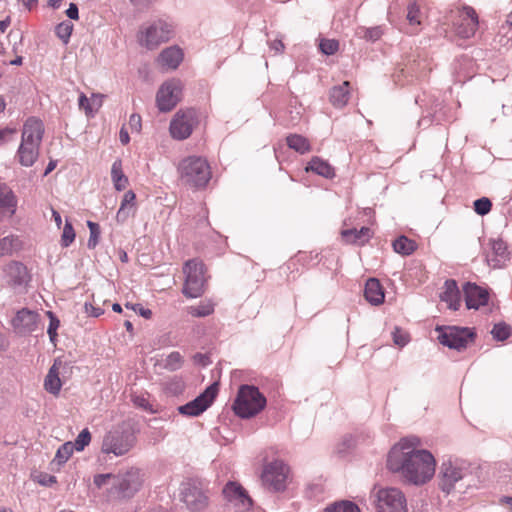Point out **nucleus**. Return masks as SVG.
<instances>
[{"label":"nucleus","instance_id":"obj_1","mask_svg":"<svg viewBox=\"0 0 512 512\" xmlns=\"http://www.w3.org/2000/svg\"><path fill=\"white\" fill-rule=\"evenodd\" d=\"M418 446L417 438H404L391 449L387 458L388 469L414 485L429 481L436 468L434 456L428 450L418 449Z\"/></svg>","mask_w":512,"mask_h":512},{"label":"nucleus","instance_id":"obj_2","mask_svg":"<svg viewBox=\"0 0 512 512\" xmlns=\"http://www.w3.org/2000/svg\"><path fill=\"white\" fill-rule=\"evenodd\" d=\"M137 438L130 424L123 421L105 432L102 437L100 451L112 457L126 456L136 445Z\"/></svg>","mask_w":512,"mask_h":512},{"label":"nucleus","instance_id":"obj_3","mask_svg":"<svg viewBox=\"0 0 512 512\" xmlns=\"http://www.w3.org/2000/svg\"><path fill=\"white\" fill-rule=\"evenodd\" d=\"M266 406V398L252 385L240 386L233 402V411L237 416L248 419L259 414Z\"/></svg>","mask_w":512,"mask_h":512},{"label":"nucleus","instance_id":"obj_4","mask_svg":"<svg viewBox=\"0 0 512 512\" xmlns=\"http://www.w3.org/2000/svg\"><path fill=\"white\" fill-rule=\"evenodd\" d=\"M178 173L185 184L196 188L205 187L211 178L208 162L199 156H189L181 160Z\"/></svg>","mask_w":512,"mask_h":512},{"label":"nucleus","instance_id":"obj_5","mask_svg":"<svg viewBox=\"0 0 512 512\" xmlns=\"http://www.w3.org/2000/svg\"><path fill=\"white\" fill-rule=\"evenodd\" d=\"M185 283L182 289L183 294L188 298L200 297L205 290V269L204 264L196 259L189 260L183 267Z\"/></svg>","mask_w":512,"mask_h":512},{"label":"nucleus","instance_id":"obj_6","mask_svg":"<svg viewBox=\"0 0 512 512\" xmlns=\"http://www.w3.org/2000/svg\"><path fill=\"white\" fill-rule=\"evenodd\" d=\"M290 469L280 460L267 463L261 473V483L270 492H282L287 488Z\"/></svg>","mask_w":512,"mask_h":512},{"label":"nucleus","instance_id":"obj_7","mask_svg":"<svg viewBox=\"0 0 512 512\" xmlns=\"http://www.w3.org/2000/svg\"><path fill=\"white\" fill-rule=\"evenodd\" d=\"M372 497L378 512H408L406 497L398 488H380Z\"/></svg>","mask_w":512,"mask_h":512},{"label":"nucleus","instance_id":"obj_8","mask_svg":"<svg viewBox=\"0 0 512 512\" xmlns=\"http://www.w3.org/2000/svg\"><path fill=\"white\" fill-rule=\"evenodd\" d=\"M173 36V28L169 23L157 20L140 29L138 42L141 46L153 50L160 44L169 41Z\"/></svg>","mask_w":512,"mask_h":512},{"label":"nucleus","instance_id":"obj_9","mask_svg":"<svg viewBox=\"0 0 512 512\" xmlns=\"http://www.w3.org/2000/svg\"><path fill=\"white\" fill-rule=\"evenodd\" d=\"M143 479L140 471L135 468L129 469L125 473L115 474L113 486L109 493L119 498H131L142 487Z\"/></svg>","mask_w":512,"mask_h":512},{"label":"nucleus","instance_id":"obj_10","mask_svg":"<svg viewBox=\"0 0 512 512\" xmlns=\"http://www.w3.org/2000/svg\"><path fill=\"white\" fill-rule=\"evenodd\" d=\"M469 474L468 468L463 463L455 460H448L442 463L440 468L439 487L446 494L451 493L457 485Z\"/></svg>","mask_w":512,"mask_h":512},{"label":"nucleus","instance_id":"obj_11","mask_svg":"<svg viewBox=\"0 0 512 512\" xmlns=\"http://www.w3.org/2000/svg\"><path fill=\"white\" fill-rule=\"evenodd\" d=\"M439 342L451 349L461 351L474 340V333L469 328L456 326L437 327Z\"/></svg>","mask_w":512,"mask_h":512},{"label":"nucleus","instance_id":"obj_12","mask_svg":"<svg viewBox=\"0 0 512 512\" xmlns=\"http://www.w3.org/2000/svg\"><path fill=\"white\" fill-rule=\"evenodd\" d=\"M198 123L199 119L196 110H179L170 122V134L176 140H185L192 134Z\"/></svg>","mask_w":512,"mask_h":512},{"label":"nucleus","instance_id":"obj_13","mask_svg":"<svg viewBox=\"0 0 512 512\" xmlns=\"http://www.w3.org/2000/svg\"><path fill=\"white\" fill-rule=\"evenodd\" d=\"M183 85L178 79H171L164 82L157 94L156 103L161 112L171 111L182 97Z\"/></svg>","mask_w":512,"mask_h":512},{"label":"nucleus","instance_id":"obj_14","mask_svg":"<svg viewBox=\"0 0 512 512\" xmlns=\"http://www.w3.org/2000/svg\"><path fill=\"white\" fill-rule=\"evenodd\" d=\"M218 392V385L216 383L208 386L203 393H201L194 400L185 405L177 408L178 412L184 416L196 417L203 413L213 402Z\"/></svg>","mask_w":512,"mask_h":512},{"label":"nucleus","instance_id":"obj_15","mask_svg":"<svg viewBox=\"0 0 512 512\" xmlns=\"http://www.w3.org/2000/svg\"><path fill=\"white\" fill-rule=\"evenodd\" d=\"M225 499L234 505L239 512H245L252 506V499L246 490L237 482H228L223 488Z\"/></svg>","mask_w":512,"mask_h":512},{"label":"nucleus","instance_id":"obj_16","mask_svg":"<svg viewBox=\"0 0 512 512\" xmlns=\"http://www.w3.org/2000/svg\"><path fill=\"white\" fill-rule=\"evenodd\" d=\"M181 501L191 512L204 510L208 505V497L204 491L195 484H187L181 491Z\"/></svg>","mask_w":512,"mask_h":512},{"label":"nucleus","instance_id":"obj_17","mask_svg":"<svg viewBox=\"0 0 512 512\" xmlns=\"http://www.w3.org/2000/svg\"><path fill=\"white\" fill-rule=\"evenodd\" d=\"M460 22L456 24V32L462 38L472 37L478 28V16L470 6H464L459 11Z\"/></svg>","mask_w":512,"mask_h":512},{"label":"nucleus","instance_id":"obj_18","mask_svg":"<svg viewBox=\"0 0 512 512\" xmlns=\"http://www.w3.org/2000/svg\"><path fill=\"white\" fill-rule=\"evenodd\" d=\"M465 302L468 309H479L488 304L489 293L474 283L467 282L464 287Z\"/></svg>","mask_w":512,"mask_h":512},{"label":"nucleus","instance_id":"obj_19","mask_svg":"<svg viewBox=\"0 0 512 512\" xmlns=\"http://www.w3.org/2000/svg\"><path fill=\"white\" fill-rule=\"evenodd\" d=\"M38 313L29 309H22L12 319V326L18 334L33 332L38 323Z\"/></svg>","mask_w":512,"mask_h":512},{"label":"nucleus","instance_id":"obj_20","mask_svg":"<svg viewBox=\"0 0 512 512\" xmlns=\"http://www.w3.org/2000/svg\"><path fill=\"white\" fill-rule=\"evenodd\" d=\"M43 134V123L39 119L31 117L23 126L21 142L40 147Z\"/></svg>","mask_w":512,"mask_h":512},{"label":"nucleus","instance_id":"obj_21","mask_svg":"<svg viewBox=\"0 0 512 512\" xmlns=\"http://www.w3.org/2000/svg\"><path fill=\"white\" fill-rule=\"evenodd\" d=\"M7 283L12 286H20L28 281L27 268L20 262L12 261L4 268Z\"/></svg>","mask_w":512,"mask_h":512},{"label":"nucleus","instance_id":"obj_22","mask_svg":"<svg viewBox=\"0 0 512 512\" xmlns=\"http://www.w3.org/2000/svg\"><path fill=\"white\" fill-rule=\"evenodd\" d=\"M17 208V198L13 191L0 186V221L6 217H12Z\"/></svg>","mask_w":512,"mask_h":512},{"label":"nucleus","instance_id":"obj_23","mask_svg":"<svg viewBox=\"0 0 512 512\" xmlns=\"http://www.w3.org/2000/svg\"><path fill=\"white\" fill-rule=\"evenodd\" d=\"M183 60V52L176 46L164 49L159 57L158 62L166 69H176Z\"/></svg>","mask_w":512,"mask_h":512},{"label":"nucleus","instance_id":"obj_24","mask_svg":"<svg viewBox=\"0 0 512 512\" xmlns=\"http://www.w3.org/2000/svg\"><path fill=\"white\" fill-rule=\"evenodd\" d=\"M61 365L62 361L56 359L44 380L45 390L53 395H58L62 387V382L59 377V369Z\"/></svg>","mask_w":512,"mask_h":512},{"label":"nucleus","instance_id":"obj_25","mask_svg":"<svg viewBox=\"0 0 512 512\" xmlns=\"http://www.w3.org/2000/svg\"><path fill=\"white\" fill-rule=\"evenodd\" d=\"M440 298L452 310H457L460 307V291L455 280L445 281L444 291L441 293Z\"/></svg>","mask_w":512,"mask_h":512},{"label":"nucleus","instance_id":"obj_26","mask_svg":"<svg viewBox=\"0 0 512 512\" xmlns=\"http://www.w3.org/2000/svg\"><path fill=\"white\" fill-rule=\"evenodd\" d=\"M365 299L372 305H379L384 301V291L379 282L375 278L367 280L364 290Z\"/></svg>","mask_w":512,"mask_h":512},{"label":"nucleus","instance_id":"obj_27","mask_svg":"<svg viewBox=\"0 0 512 512\" xmlns=\"http://www.w3.org/2000/svg\"><path fill=\"white\" fill-rule=\"evenodd\" d=\"M136 195L132 190L127 191L121 201L120 208L116 214V220L124 223L135 212Z\"/></svg>","mask_w":512,"mask_h":512},{"label":"nucleus","instance_id":"obj_28","mask_svg":"<svg viewBox=\"0 0 512 512\" xmlns=\"http://www.w3.org/2000/svg\"><path fill=\"white\" fill-rule=\"evenodd\" d=\"M39 155V146L29 145L21 142L18 148L17 156L21 165L25 167L32 166Z\"/></svg>","mask_w":512,"mask_h":512},{"label":"nucleus","instance_id":"obj_29","mask_svg":"<svg viewBox=\"0 0 512 512\" xmlns=\"http://www.w3.org/2000/svg\"><path fill=\"white\" fill-rule=\"evenodd\" d=\"M343 239L347 243L363 245L372 236V231L368 227H362L361 229H347L341 232Z\"/></svg>","mask_w":512,"mask_h":512},{"label":"nucleus","instance_id":"obj_30","mask_svg":"<svg viewBox=\"0 0 512 512\" xmlns=\"http://www.w3.org/2000/svg\"><path fill=\"white\" fill-rule=\"evenodd\" d=\"M306 171H312L325 178H333L335 176L334 168L327 161L319 157H313L310 160Z\"/></svg>","mask_w":512,"mask_h":512},{"label":"nucleus","instance_id":"obj_31","mask_svg":"<svg viewBox=\"0 0 512 512\" xmlns=\"http://www.w3.org/2000/svg\"><path fill=\"white\" fill-rule=\"evenodd\" d=\"M349 85L348 81L343 82L340 86H335L330 91V101L338 108L344 107L349 99Z\"/></svg>","mask_w":512,"mask_h":512},{"label":"nucleus","instance_id":"obj_32","mask_svg":"<svg viewBox=\"0 0 512 512\" xmlns=\"http://www.w3.org/2000/svg\"><path fill=\"white\" fill-rule=\"evenodd\" d=\"M111 179L117 191L124 190L128 185V177L123 173L122 161L117 159L111 167Z\"/></svg>","mask_w":512,"mask_h":512},{"label":"nucleus","instance_id":"obj_33","mask_svg":"<svg viewBox=\"0 0 512 512\" xmlns=\"http://www.w3.org/2000/svg\"><path fill=\"white\" fill-rule=\"evenodd\" d=\"M286 140L289 148L300 154H305L311 150L309 141L302 135L291 134L287 137Z\"/></svg>","mask_w":512,"mask_h":512},{"label":"nucleus","instance_id":"obj_34","mask_svg":"<svg viewBox=\"0 0 512 512\" xmlns=\"http://www.w3.org/2000/svg\"><path fill=\"white\" fill-rule=\"evenodd\" d=\"M21 241L17 236L9 235L0 240V257L11 255L19 250Z\"/></svg>","mask_w":512,"mask_h":512},{"label":"nucleus","instance_id":"obj_35","mask_svg":"<svg viewBox=\"0 0 512 512\" xmlns=\"http://www.w3.org/2000/svg\"><path fill=\"white\" fill-rule=\"evenodd\" d=\"M392 245L396 253L404 256L412 254L416 249V243L406 236L398 237Z\"/></svg>","mask_w":512,"mask_h":512},{"label":"nucleus","instance_id":"obj_36","mask_svg":"<svg viewBox=\"0 0 512 512\" xmlns=\"http://www.w3.org/2000/svg\"><path fill=\"white\" fill-rule=\"evenodd\" d=\"M357 35L367 41L375 42L383 35V28L381 26L360 27L357 30Z\"/></svg>","mask_w":512,"mask_h":512},{"label":"nucleus","instance_id":"obj_37","mask_svg":"<svg viewBox=\"0 0 512 512\" xmlns=\"http://www.w3.org/2000/svg\"><path fill=\"white\" fill-rule=\"evenodd\" d=\"M75 450L72 442H66L63 445H61L55 455L54 461H56L59 465L67 462V460L71 457L73 454V451Z\"/></svg>","mask_w":512,"mask_h":512},{"label":"nucleus","instance_id":"obj_38","mask_svg":"<svg viewBox=\"0 0 512 512\" xmlns=\"http://www.w3.org/2000/svg\"><path fill=\"white\" fill-rule=\"evenodd\" d=\"M214 311V306L211 302H202L197 306H190L188 313L194 317H205Z\"/></svg>","mask_w":512,"mask_h":512},{"label":"nucleus","instance_id":"obj_39","mask_svg":"<svg viewBox=\"0 0 512 512\" xmlns=\"http://www.w3.org/2000/svg\"><path fill=\"white\" fill-rule=\"evenodd\" d=\"M324 512H360V509L351 501H341L327 507Z\"/></svg>","mask_w":512,"mask_h":512},{"label":"nucleus","instance_id":"obj_40","mask_svg":"<svg viewBox=\"0 0 512 512\" xmlns=\"http://www.w3.org/2000/svg\"><path fill=\"white\" fill-rule=\"evenodd\" d=\"M491 334L495 340L504 341L510 337L511 328L506 323L500 322L494 325Z\"/></svg>","mask_w":512,"mask_h":512},{"label":"nucleus","instance_id":"obj_41","mask_svg":"<svg viewBox=\"0 0 512 512\" xmlns=\"http://www.w3.org/2000/svg\"><path fill=\"white\" fill-rule=\"evenodd\" d=\"M73 31V24L69 21L59 23L55 28L56 35L67 44Z\"/></svg>","mask_w":512,"mask_h":512},{"label":"nucleus","instance_id":"obj_42","mask_svg":"<svg viewBox=\"0 0 512 512\" xmlns=\"http://www.w3.org/2000/svg\"><path fill=\"white\" fill-rule=\"evenodd\" d=\"M406 18L411 26H418L421 24V11L415 2L409 4Z\"/></svg>","mask_w":512,"mask_h":512},{"label":"nucleus","instance_id":"obj_43","mask_svg":"<svg viewBox=\"0 0 512 512\" xmlns=\"http://www.w3.org/2000/svg\"><path fill=\"white\" fill-rule=\"evenodd\" d=\"M182 363L183 357L181 354L179 352H172L166 357L164 367L167 370L175 371L181 368Z\"/></svg>","mask_w":512,"mask_h":512},{"label":"nucleus","instance_id":"obj_44","mask_svg":"<svg viewBox=\"0 0 512 512\" xmlns=\"http://www.w3.org/2000/svg\"><path fill=\"white\" fill-rule=\"evenodd\" d=\"M91 442V433L87 428L83 429L75 439L73 446L75 450L82 451Z\"/></svg>","mask_w":512,"mask_h":512},{"label":"nucleus","instance_id":"obj_45","mask_svg":"<svg viewBox=\"0 0 512 512\" xmlns=\"http://www.w3.org/2000/svg\"><path fill=\"white\" fill-rule=\"evenodd\" d=\"M319 48L323 54L333 55L339 49V42L335 39H322Z\"/></svg>","mask_w":512,"mask_h":512},{"label":"nucleus","instance_id":"obj_46","mask_svg":"<svg viewBox=\"0 0 512 512\" xmlns=\"http://www.w3.org/2000/svg\"><path fill=\"white\" fill-rule=\"evenodd\" d=\"M87 225L90 230V237L88 239L87 246H88V248L93 249L98 244L100 228L97 223H94L92 221H88Z\"/></svg>","mask_w":512,"mask_h":512},{"label":"nucleus","instance_id":"obj_47","mask_svg":"<svg viewBox=\"0 0 512 512\" xmlns=\"http://www.w3.org/2000/svg\"><path fill=\"white\" fill-rule=\"evenodd\" d=\"M115 474L106 473V474H97L94 476L93 483L98 488L101 489L104 486L110 485L113 486Z\"/></svg>","mask_w":512,"mask_h":512},{"label":"nucleus","instance_id":"obj_48","mask_svg":"<svg viewBox=\"0 0 512 512\" xmlns=\"http://www.w3.org/2000/svg\"><path fill=\"white\" fill-rule=\"evenodd\" d=\"M491 207L492 203L486 197H482L474 201V210L477 214L481 216L488 214L491 210Z\"/></svg>","mask_w":512,"mask_h":512},{"label":"nucleus","instance_id":"obj_49","mask_svg":"<svg viewBox=\"0 0 512 512\" xmlns=\"http://www.w3.org/2000/svg\"><path fill=\"white\" fill-rule=\"evenodd\" d=\"M74 239H75L74 229H73L71 223L66 222L64 229H63L62 237H61L62 246L68 247L74 241Z\"/></svg>","mask_w":512,"mask_h":512},{"label":"nucleus","instance_id":"obj_50","mask_svg":"<svg viewBox=\"0 0 512 512\" xmlns=\"http://www.w3.org/2000/svg\"><path fill=\"white\" fill-rule=\"evenodd\" d=\"M491 245L493 253L496 256H499L501 259H505L507 257V245L503 240H493Z\"/></svg>","mask_w":512,"mask_h":512},{"label":"nucleus","instance_id":"obj_51","mask_svg":"<svg viewBox=\"0 0 512 512\" xmlns=\"http://www.w3.org/2000/svg\"><path fill=\"white\" fill-rule=\"evenodd\" d=\"M48 315L50 317V323H49V327H48V330H47V333L49 335V338L52 342L55 341L56 337H57V329L59 327V320L52 314V312H48Z\"/></svg>","mask_w":512,"mask_h":512},{"label":"nucleus","instance_id":"obj_52","mask_svg":"<svg viewBox=\"0 0 512 512\" xmlns=\"http://www.w3.org/2000/svg\"><path fill=\"white\" fill-rule=\"evenodd\" d=\"M393 341L397 346L404 347L409 341L408 334L399 328H395L393 332Z\"/></svg>","mask_w":512,"mask_h":512},{"label":"nucleus","instance_id":"obj_53","mask_svg":"<svg viewBox=\"0 0 512 512\" xmlns=\"http://www.w3.org/2000/svg\"><path fill=\"white\" fill-rule=\"evenodd\" d=\"M36 479L40 485L46 487H50L57 482L56 477L48 473H40Z\"/></svg>","mask_w":512,"mask_h":512},{"label":"nucleus","instance_id":"obj_54","mask_svg":"<svg viewBox=\"0 0 512 512\" xmlns=\"http://www.w3.org/2000/svg\"><path fill=\"white\" fill-rule=\"evenodd\" d=\"M129 127L132 131L140 132L141 130V116L139 114H132L129 118Z\"/></svg>","mask_w":512,"mask_h":512},{"label":"nucleus","instance_id":"obj_55","mask_svg":"<svg viewBox=\"0 0 512 512\" xmlns=\"http://www.w3.org/2000/svg\"><path fill=\"white\" fill-rule=\"evenodd\" d=\"M78 104H79L80 109L85 110V113L87 115L92 113V107L90 105V101L84 93L80 94Z\"/></svg>","mask_w":512,"mask_h":512},{"label":"nucleus","instance_id":"obj_56","mask_svg":"<svg viewBox=\"0 0 512 512\" xmlns=\"http://www.w3.org/2000/svg\"><path fill=\"white\" fill-rule=\"evenodd\" d=\"M84 309H85V312L89 316H92V317H99L100 315H102L104 313L103 309H101L99 307H95L91 303H85Z\"/></svg>","mask_w":512,"mask_h":512},{"label":"nucleus","instance_id":"obj_57","mask_svg":"<svg viewBox=\"0 0 512 512\" xmlns=\"http://www.w3.org/2000/svg\"><path fill=\"white\" fill-rule=\"evenodd\" d=\"M66 15L72 20H77L79 18L78 6L75 3H70L68 9L66 10Z\"/></svg>","mask_w":512,"mask_h":512},{"label":"nucleus","instance_id":"obj_58","mask_svg":"<svg viewBox=\"0 0 512 512\" xmlns=\"http://www.w3.org/2000/svg\"><path fill=\"white\" fill-rule=\"evenodd\" d=\"M269 47L271 50H273L275 53H282L284 51V44L281 39H275L271 42H269Z\"/></svg>","mask_w":512,"mask_h":512},{"label":"nucleus","instance_id":"obj_59","mask_svg":"<svg viewBox=\"0 0 512 512\" xmlns=\"http://www.w3.org/2000/svg\"><path fill=\"white\" fill-rule=\"evenodd\" d=\"M119 140L123 145H126L130 141L129 133L125 128H121L119 133Z\"/></svg>","mask_w":512,"mask_h":512},{"label":"nucleus","instance_id":"obj_60","mask_svg":"<svg viewBox=\"0 0 512 512\" xmlns=\"http://www.w3.org/2000/svg\"><path fill=\"white\" fill-rule=\"evenodd\" d=\"M135 6L148 7L156 0H130Z\"/></svg>","mask_w":512,"mask_h":512},{"label":"nucleus","instance_id":"obj_61","mask_svg":"<svg viewBox=\"0 0 512 512\" xmlns=\"http://www.w3.org/2000/svg\"><path fill=\"white\" fill-rule=\"evenodd\" d=\"M500 503L508 506L510 508V511L512 512V497L511 496H503L500 499Z\"/></svg>","mask_w":512,"mask_h":512},{"label":"nucleus","instance_id":"obj_62","mask_svg":"<svg viewBox=\"0 0 512 512\" xmlns=\"http://www.w3.org/2000/svg\"><path fill=\"white\" fill-rule=\"evenodd\" d=\"M10 23H11L10 17H7L6 19L0 21V31L5 32L6 29L9 27Z\"/></svg>","mask_w":512,"mask_h":512},{"label":"nucleus","instance_id":"obj_63","mask_svg":"<svg viewBox=\"0 0 512 512\" xmlns=\"http://www.w3.org/2000/svg\"><path fill=\"white\" fill-rule=\"evenodd\" d=\"M134 402H135L136 405H138L140 407H143L145 409H147V407H148V402L144 398L137 397Z\"/></svg>","mask_w":512,"mask_h":512},{"label":"nucleus","instance_id":"obj_64","mask_svg":"<svg viewBox=\"0 0 512 512\" xmlns=\"http://www.w3.org/2000/svg\"><path fill=\"white\" fill-rule=\"evenodd\" d=\"M14 133V130L13 129H0V142L4 140L5 136L7 134H12Z\"/></svg>","mask_w":512,"mask_h":512}]
</instances>
